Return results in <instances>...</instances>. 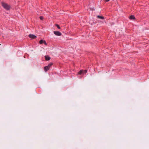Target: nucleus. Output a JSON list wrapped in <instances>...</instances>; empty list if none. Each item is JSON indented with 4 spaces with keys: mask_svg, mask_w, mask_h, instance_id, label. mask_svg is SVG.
Listing matches in <instances>:
<instances>
[{
    "mask_svg": "<svg viewBox=\"0 0 149 149\" xmlns=\"http://www.w3.org/2000/svg\"><path fill=\"white\" fill-rule=\"evenodd\" d=\"M3 7L7 10H9L10 8V6L7 4L2 2L1 3Z\"/></svg>",
    "mask_w": 149,
    "mask_h": 149,
    "instance_id": "nucleus-1",
    "label": "nucleus"
},
{
    "mask_svg": "<svg viewBox=\"0 0 149 149\" xmlns=\"http://www.w3.org/2000/svg\"><path fill=\"white\" fill-rule=\"evenodd\" d=\"M54 33L57 36H61L62 34L59 31H54Z\"/></svg>",
    "mask_w": 149,
    "mask_h": 149,
    "instance_id": "nucleus-2",
    "label": "nucleus"
},
{
    "mask_svg": "<svg viewBox=\"0 0 149 149\" xmlns=\"http://www.w3.org/2000/svg\"><path fill=\"white\" fill-rule=\"evenodd\" d=\"M29 37L30 38H32V39H35L36 38V36L35 35H33V34H29Z\"/></svg>",
    "mask_w": 149,
    "mask_h": 149,
    "instance_id": "nucleus-3",
    "label": "nucleus"
},
{
    "mask_svg": "<svg viewBox=\"0 0 149 149\" xmlns=\"http://www.w3.org/2000/svg\"><path fill=\"white\" fill-rule=\"evenodd\" d=\"M45 59L47 61H49L50 59V57L48 55H46L45 56Z\"/></svg>",
    "mask_w": 149,
    "mask_h": 149,
    "instance_id": "nucleus-4",
    "label": "nucleus"
},
{
    "mask_svg": "<svg viewBox=\"0 0 149 149\" xmlns=\"http://www.w3.org/2000/svg\"><path fill=\"white\" fill-rule=\"evenodd\" d=\"M49 68H49L47 66L44 67V70L45 72H47L49 70Z\"/></svg>",
    "mask_w": 149,
    "mask_h": 149,
    "instance_id": "nucleus-5",
    "label": "nucleus"
},
{
    "mask_svg": "<svg viewBox=\"0 0 149 149\" xmlns=\"http://www.w3.org/2000/svg\"><path fill=\"white\" fill-rule=\"evenodd\" d=\"M129 18L130 19H135V17L134 16L131 15L130 16Z\"/></svg>",
    "mask_w": 149,
    "mask_h": 149,
    "instance_id": "nucleus-6",
    "label": "nucleus"
},
{
    "mask_svg": "<svg viewBox=\"0 0 149 149\" xmlns=\"http://www.w3.org/2000/svg\"><path fill=\"white\" fill-rule=\"evenodd\" d=\"M83 70H80L78 73V74H79V75H81V74H82L83 73Z\"/></svg>",
    "mask_w": 149,
    "mask_h": 149,
    "instance_id": "nucleus-7",
    "label": "nucleus"
},
{
    "mask_svg": "<svg viewBox=\"0 0 149 149\" xmlns=\"http://www.w3.org/2000/svg\"><path fill=\"white\" fill-rule=\"evenodd\" d=\"M97 17L98 18H99L101 19H104V17H103L102 16L98 15V16H97Z\"/></svg>",
    "mask_w": 149,
    "mask_h": 149,
    "instance_id": "nucleus-8",
    "label": "nucleus"
},
{
    "mask_svg": "<svg viewBox=\"0 0 149 149\" xmlns=\"http://www.w3.org/2000/svg\"><path fill=\"white\" fill-rule=\"evenodd\" d=\"M44 41H45V40H41L39 41V43L40 44H42L44 43Z\"/></svg>",
    "mask_w": 149,
    "mask_h": 149,
    "instance_id": "nucleus-9",
    "label": "nucleus"
},
{
    "mask_svg": "<svg viewBox=\"0 0 149 149\" xmlns=\"http://www.w3.org/2000/svg\"><path fill=\"white\" fill-rule=\"evenodd\" d=\"M87 70H83V73L82 74H85L87 73Z\"/></svg>",
    "mask_w": 149,
    "mask_h": 149,
    "instance_id": "nucleus-10",
    "label": "nucleus"
},
{
    "mask_svg": "<svg viewBox=\"0 0 149 149\" xmlns=\"http://www.w3.org/2000/svg\"><path fill=\"white\" fill-rule=\"evenodd\" d=\"M53 65V63H51L49 64L48 65H47V66H48V67L50 68L52 66V65Z\"/></svg>",
    "mask_w": 149,
    "mask_h": 149,
    "instance_id": "nucleus-11",
    "label": "nucleus"
},
{
    "mask_svg": "<svg viewBox=\"0 0 149 149\" xmlns=\"http://www.w3.org/2000/svg\"><path fill=\"white\" fill-rule=\"evenodd\" d=\"M56 27H57V28L58 29H60V27L59 26V25L58 24H56Z\"/></svg>",
    "mask_w": 149,
    "mask_h": 149,
    "instance_id": "nucleus-12",
    "label": "nucleus"
},
{
    "mask_svg": "<svg viewBox=\"0 0 149 149\" xmlns=\"http://www.w3.org/2000/svg\"><path fill=\"white\" fill-rule=\"evenodd\" d=\"M43 17L42 16H40V18L41 20H43Z\"/></svg>",
    "mask_w": 149,
    "mask_h": 149,
    "instance_id": "nucleus-13",
    "label": "nucleus"
},
{
    "mask_svg": "<svg viewBox=\"0 0 149 149\" xmlns=\"http://www.w3.org/2000/svg\"><path fill=\"white\" fill-rule=\"evenodd\" d=\"M45 45H47V43H46V41L45 40V41H44V42L43 43Z\"/></svg>",
    "mask_w": 149,
    "mask_h": 149,
    "instance_id": "nucleus-14",
    "label": "nucleus"
},
{
    "mask_svg": "<svg viewBox=\"0 0 149 149\" xmlns=\"http://www.w3.org/2000/svg\"><path fill=\"white\" fill-rule=\"evenodd\" d=\"M110 0H104L105 2H107L109 1Z\"/></svg>",
    "mask_w": 149,
    "mask_h": 149,
    "instance_id": "nucleus-15",
    "label": "nucleus"
}]
</instances>
